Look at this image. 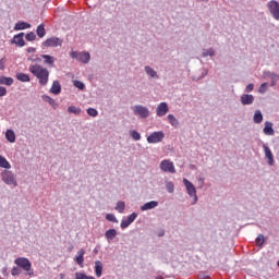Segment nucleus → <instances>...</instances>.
Wrapping results in <instances>:
<instances>
[{
    "mask_svg": "<svg viewBox=\"0 0 279 279\" xmlns=\"http://www.w3.org/2000/svg\"><path fill=\"white\" fill-rule=\"evenodd\" d=\"M29 73L37 77L40 86H47L49 84V70L39 64H32L28 68Z\"/></svg>",
    "mask_w": 279,
    "mask_h": 279,
    "instance_id": "1",
    "label": "nucleus"
},
{
    "mask_svg": "<svg viewBox=\"0 0 279 279\" xmlns=\"http://www.w3.org/2000/svg\"><path fill=\"white\" fill-rule=\"evenodd\" d=\"M14 264L26 271V276H34V270L32 269V262L26 257H17L14 259Z\"/></svg>",
    "mask_w": 279,
    "mask_h": 279,
    "instance_id": "2",
    "label": "nucleus"
},
{
    "mask_svg": "<svg viewBox=\"0 0 279 279\" xmlns=\"http://www.w3.org/2000/svg\"><path fill=\"white\" fill-rule=\"evenodd\" d=\"M0 178L4 184H8V186H19V182H16V174L10 170H3L0 173Z\"/></svg>",
    "mask_w": 279,
    "mask_h": 279,
    "instance_id": "3",
    "label": "nucleus"
},
{
    "mask_svg": "<svg viewBox=\"0 0 279 279\" xmlns=\"http://www.w3.org/2000/svg\"><path fill=\"white\" fill-rule=\"evenodd\" d=\"M132 110H133V114H135V117H140V119L149 118V108L143 105H135L132 107Z\"/></svg>",
    "mask_w": 279,
    "mask_h": 279,
    "instance_id": "4",
    "label": "nucleus"
},
{
    "mask_svg": "<svg viewBox=\"0 0 279 279\" xmlns=\"http://www.w3.org/2000/svg\"><path fill=\"white\" fill-rule=\"evenodd\" d=\"M70 56L73 60H77L78 62H82L83 64H88L90 62V53H88V52L72 51L70 53Z\"/></svg>",
    "mask_w": 279,
    "mask_h": 279,
    "instance_id": "5",
    "label": "nucleus"
},
{
    "mask_svg": "<svg viewBox=\"0 0 279 279\" xmlns=\"http://www.w3.org/2000/svg\"><path fill=\"white\" fill-rule=\"evenodd\" d=\"M163 140H165V132L162 131L153 132L150 135L147 136V143H149V145H154L156 143H162Z\"/></svg>",
    "mask_w": 279,
    "mask_h": 279,
    "instance_id": "6",
    "label": "nucleus"
},
{
    "mask_svg": "<svg viewBox=\"0 0 279 279\" xmlns=\"http://www.w3.org/2000/svg\"><path fill=\"white\" fill-rule=\"evenodd\" d=\"M183 184L190 197H194L193 204H197V189H195V185H193L189 179H183Z\"/></svg>",
    "mask_w": 279,
    "mask_h": 279,
    "instance_id": "7",
    "label": "nucleus"
},
{
    "mask_svg": "<svg viewBox=\"0 0 279 279\" xmlns=\"http://www.w3.org/2000/svg\"><path fill=\"white\" fill-rule=\"evenodd\" d=\"M268 10L275 21H279V3L276 0H271L267 3Z\"/></svg>",
    "mask_w": 279,
    "mask_h": 279,
    "instance_id": "8",
    "label": "nucleus"
},
{
    "mask_svg": "<svg viewBox=\"0 0 279 279\" xmlns=\"http://www.w3.org/2000/svg\"><path fill=\"white\" fill-rule=\"evenodd\" d=\"M159 167L163 173H175V166L169 159L162 160Z\"/></svg>",
    "mask_w": 279,
    "mask_h": 279,
    "instance_id": "9",
    "label": "nucleus"
},
{
    "mask_svg": "<svg viewBox=\"0 0 279 279\" xmlns=\"http://www.w3.org/2000/svg\"><path fill=\"white\" fill-rule=\"evenodd\" d=\"M136 217H138V214L132 213L131 215L128 216V218H123L120 225V228L122 230H125V228H130L134 221H136Z\"/></svg>",
    "mask_w": 279,
    "mask_h": 279,
    "instance_id": "10",
    "label": "nucleus"
},
{
    "mask_svg": "<svg viewBox=\"0 0 279 279\" xmlns=\"http://www.w3.org/2000/svg\"><path fill=\"white\" fill-rule=\"evenodd\" d=\"M43 47H62V39L50 37L43 43Z\"/></svg>",
    "mask_w": 279,
    "mask_h": 279,
    "instance_id": "11",
    "label": "nucleus"
},
{
    "mask_svg": "<svg viewBox=\"0 0 279 279\" xmlns=\"http://www.w3.org/2000/svg\"><path fill=\"white\" fill-rule=\"evenodd\" d=\"M25 33L14 35V37L11 39V45H16L17 47H25V39H23Z\"/></svg>",
    "mask_w": 279,
    "mask_h": 279,
    "instance_id": "12",
    "label": "nucleus"
},
{
    "mask_svg": "<svg viewBox=\"0 0 279 279\" xmlns=\"http://www.w3.org/2000/svg\"><path fill=\"white\" fill-rule=\"evenodd\" d=\"M254 95L252 94H242L240 97V102L242 104V106H252V104H254Z\"/></svg>",
    "mask_w": 279,
    "mask_h": 279,
    "instance_id": "13",
    "label": "nucleus"
},
{
    "mask_svg": "<svg viewBox=\"0 0 279 279\" xmlns=\"http://www.w3.org/2000/svg\"><path fill=\"white\" fill-rule=\"evenodd\" d=\"M169 112V105L167 102H160L157 106L156 114L157 117H165Z\"/></svg>",
    "mask_w": 279,
    "mask_h": 279,
    "instance_id": "14",
    "label": "nucleus"
},
{
    "mask_svg": "<svg viewBox=\"0 0 279 279\" xmlns=\"http://www.w3.org/2000/svg\"><path fill=\"white\" fill-rule=\"evenodd\" d=\"M144 71H145L147 77H149V80H160L158 72L156 70H154V68H151L149 65H145Z\"/></svg>",
    "mask_w": 279,
    "mask_h": 279,
    "instance_id": "15",
    "label": "nucleus"
},
{
    "mask_svg": "<svg viewBox=\"0 0 279 279\" xmlns=\"http://www.w3.org/2000/svg\"><path fill=\"white\" fill-rule=\"evenodd\" d=\"M263 149L265 153V158H267L268 160V165L270 167L274 166V153H271V149L269 148V146H267V144H263Z\"/></svg>",
    "mask_w": 279,
    "mask_h": 279,
    "instance_id": "16",
    "label": "nucleus"
},
{
    "mask_svg": "<svg viewBox=\"0 0 279 279\" xmlns=\"http://www.w3.org/2000/svg\"><path fill=\"white\" fill-rule=\"evenodd\" d=\"M263 133L266 136H274V134H276V131H274V123L266 121L264 124Z\"/></svg>",
    "mask_w": 279,
    "mask_h": 279,
    "instance_id": "17",
    "label": "nucleus"
},
{
    "mask_svg": "<svg viewBox=\"0 0 279 279\" xmlns=\"http://www.w3.org/2000/svg\"><path fill=\"white\" fill-rule=\"evenodd\" d=\"M158 201H150L142 205L140 208L142 213H145L147 210H154V208H158Z\"/></svg>",
    "mask_w": 279,
    "mask_h": 279,
    "instance_id": "18",
    "label": "nucleus"
},
{
    "mask_svg": "<svg viewBox=\"0 0 279 279\" xmlns=\"http://www.w3.org/2000/svg\"><path fill=\"white\" fill-rule=\"evenodd\" d=\"M84 254H86V251H84V248H81L74 258L76 265H78L80 267H84Z\"/></svg>",
    "mask_w": 279,
    "mask_h": 279,
    "instance_id": "19",
    "label": "nucleus"
},
{
    "mask_svg": "<svg viewBox=\"0 0 279 279\" xmlns=\"http://www.w3.org/2000/svg\"><path fill=\"white\" fill-rule=\"evenodd\" d=\"M94 269L96 277L101 278V276L104 275V263H101V260H96Z\"/></svg>",
    "mask_w": 279,
    "mask_h": 279,
    "instance_id": "20",
    "label": "nucleus"
},
{
    "mask_svg": "<svg viewBox=\"0 0 279 279\" xmlns=\"http://www.w3.org/2000/svg\"><path fill=\"white\" fill-rule=\"evenodd\" d=\"M50 93H52V95H60V93H62V85H60V81H53Z\"/></svg>",
    "mask_w": 279,
    "mask_h": 279,
    "instance_id": "21",
    "label": "nucleus"
},
{
    "mask_svg": "<svg viewBox=\"0 0 279 279\" xmlns=\"http://www.w3.org/2000/svg\"><path fill=\"white\" fill-rule=\"evenodd\" d=\"M32 28V24L27 23V22H17L14 25V31L15 32H21L23 29H31Z\"/></svg>",
    "mask_w": 279,
    "mask_h": 279,
    "instance_id": "22",
    "label": "nucleus"
},
{
    "mask_svg": "<svg viewBox=\"0 0 279 279\" xmlns=\"http://www.w3.org/2000/svg\"><path fill=\"white\" fill-rule=\"evenodd\" d=\"M41 58L44 59V64L47 66L53 68V64L56 63V58L49 54H41Z\"/></svg>",
    "mask_w": 279,
    "mask_h": 279,
    "instance_id": "23",
    "label": "nucleus"
},
{
    "mask_svg": "<svg viewBox=\"0 0 279 279\" xmlns=\"http://www.w3.org/2000/svg\"><path fill=\"white\" fill-rule=\"evenodd\" d=\"M5 138L9 143H16V133H14V130L12 129L7 130Z\"/></svg>",
    "mask_w": 279,
    "mask_h": 279,
    "instance_id": "24",
    "label": "nucleus"
},
{
    "mask_svg": "<svg viewBox=\"0 0 279 279\" xmlns=\"http://www.w3.org/2000/svg\"><path fill=\"white\" fill-rule=\"evenodd\" d=\"M105 238L107 239L108 243H110L112 240L117 239V230L116 229H109L105 232Z\"/></svg>",
    "mask_w": 279,
    "mask_h": 279,
    "instance_id": "25",
    "label": "nucleus"
},
{
    "mask_svg": "<svg viewBox=\"0 0 279 279\" xmlns=\"http://www.w3.org/2000/svg\"><path fill=\"white\" fill-rule=\"evenodd\" d=\"M36 34L38 38H45V36H47V29H45V24H39L37 26Z\"/></svg>",
    "mask_w": 279,
    "mask_h": 279,
    "instance_id": "26",
    "label": "nucleus"
},
{
    "mask_svg": "<svg viewBox=\"0 0 279 279\" xmlns=\"http://www.w3.org/2000/svg\"><path fill=\"white\" fill-rule=\"evenodd\" d=\"M12 84H14V78L0 76V85L12 86Z\"/></svg>",
    "mask_w": 279,
    "mask_h": 279,
    "instance_id": "27",
    "label": "nucleus"
},
{
    "mask_svg": "<svg viewBox=\"0 0 279 279\" xmlns=\"http://www.w3.org/2000/svg\"><path fill=\"white\" fill-rule=\"evenodd\" d=\"M0 168L1 169H12V165H10V161L5 159V157L0 155Z\"/></svg>",
    "mask_w": 279,
    "mask_h": 279,
    "instance_id": "28",
    "label": "nucleus"
},
{
    "mask_svg": "<svg viewBox=\"0 0 279 279\" xmlns=\"http://www.w3.org/2000/svg\"><path fill=\"white\" fill-rule=\"evenodd\" d=\"M167 119H168L170 125H172V128H178V125H180V121L177 120L175 116L170 113V114H168Z\"/></svg>",
    "mask_w": 279,
    "mask_h": 279,
    "instance_id": "29",
    "label": "nucleus"
},
{
    "mask_svg": "<svg viewBox=\"0 0 279 279\" xmlns=\"http://www.w3.org/2000/svg\"><path fill=\"white\" fill-rule=\"evenodd\" d=\"M208 56L210 58L215 57V49L214 48L203 49L202 57L203 58H208Z\"/></svg>",
    "mask_w": 279,
    "mask_h": 279,
    "instance_id": "30",
    "label": "nucleus"
},
{
    "mask_svg": "<svg viewBox=\"0 0 279 279\" xmlns=\"http://www.w3.org/2000/svg\"><path fill=\"white\" fill-rule=\"evenodd\" d=\"M43 99L49 104L50 106H52V108H58V102H56V100L51 97H49L48 95H44Z\"/></svg>",
    "mask_w": 279,
    "mask_h": 279,
    "instance_id": "31",
    "label": "nucleus"
},
{
    "mask_svg": "<svg viewBox=\"0 0 279 279\" xmlns=\"http://www.w3.org/2000/svg\"><path fill=\"white\" fill-rule=\"evenodd\" d=\"M254 123H263V112L260 110H256L253 117Z\"/></svg>",
    "mask_w": 279,
    "mask_h": 279,
    "instance_id": "32",
    "label": "nucleus"
},
{
    "mask_svg": "<svg viewBox=\"0 0 279 279\" xmlns=\"http://www.w3.org/2000/svg\"><path fill=\"white\" fill-rule=\"evenodd\" d=\"M16 80H19V82H29L31 78L28 76V74H25V73H17L15 75Z\"/></svg>",
    "mask_w": 279,
    "mask_h": 279,
    "instance_id": "33",
    "label": "nucleus"
},
{
    "mask_svg": "<svg viewBox=\"0 0 279 279\" xmlns=\"http://www.w3.org/2000/svg\"><path fill=\"white\" fill-rule=\"evenodd\" d=\"M68 112L70 114H81L82 113V109L80 107L70 106V107H68Z\"/></svg>",
    "mask_w": 279,
    "mask_h": 279,
    "instance_id": "34",
    "label": "nucleus"
},
{
    "mask_svg": "<svg viewBox=\"0 0 279 279\" xmlns=\"http://www.w3.org/2000/svg\"><path fill=\"white\" fill-rule=\"evenodd\" d=\"M73 86H75V88H78V90H84V88H86V85L78 80L73 81Z\"/></svg>",
    "mask_w": 279,
    "mask_h": 279,
    "instance_id": "35",
    "label": "nucleus"
},
{
    "mask_svg": "<svg viewBox=\"0 0 279 279\" xmlns=\"http://www.w3.org/2000/svg\"><path fill=\"white\" fill-rule=\"evenodd\" d=\"M130 136L133 138V141H141V133H138L136 130H131Z\"/></svg>",
    "mask_w": 279,
    "mask_h": 279,
    "instance_id": "36",
    "label": "nucleus"
},
{
    "mask_svg": "<svg viewBox=\"0 0 279 279\" xmlns=\"http://www.w3.org/2000/svg\"><path fill=\"white\" fill-rule=\"evenodd\" d=\"M166 191L168 193H173L175 191V185L171 181H166Z\"/></svg>",
    "mask_w": 279,
    "mask_h": 279,
    "instance_id": "37",
    "label": "nucleus"
},
{
    "mask_svg": "<svg viewBox=\"0 0 279 279\" xmlns=\"http://www.w3.org/2000/svg\"><path fill=\"white\" fill-rule=\"evenodd\" d=\"M116 210H118L120 214H123L125 210V202L120 201L117 203Z\"/></svg>",
    "mask_w": 279,
    "mask_h": 279,
    "instance_id": "38",
    "label": "nucleus"
},
{
    "mask_svg": "<svg viewBox=\"0 0 279 279\" xmlns=\"http://www.w3.org/2000/svg\"><path fill=\"white\" fill-rule=\"evenodd\" d=\"M25 39L28 41V43H34V40H36V33L34 32H29L25 35Z\"/></svg>",
    "mask_w": 279,
    "mask_h": 279,
    "instance_id": "39",
    "label": "nucleus"
},
{
    "mask_svg": "<svg viewBox=\"0 0 279 279\" xmlns=\"http://www.w3.org/2000/svg\"><path fill=\"white\" fill-rule=\"evenodd\" d=\"M75 279H95V277L87 276L84 272H75Z\"/></svg>",
    "mask_w": 279,
    "mask_h": 279,
    "instance_id": "40",
    "label": "nucleus"
},
{
    "mask_svg": "<svg viewBox=\"0 0 279 279\" xmlns=\"http://www.w3.org/2000/svg\"><path fill=\"white\" fill-rule=\"evenodd\" d=\"M106 219L107 221H111L112 223H119L117 216H114L113 214H107Z\"/></svg>",
    "mask_w": 279,
    "mask_h": 279,
    "instance_id": "41",
    "label": "nucleus"
},
{
    "mask_svg": "<svg viewBox=\"0 0 279 279\" xmlns=\"http://www.w3.org/2000/svg\"><path fill=\"white\" fill-rule=\"evenodd\" d=\"M270 80H271L270 86H276V84H278L279 82V74L274 73L270 76Z\"/></svg>",
    "mask_w": 279,
    "mask_h": 279,
    "instance_id": "42",
    "label": "nucleus"
},
{
    "mask_svg": "<svg viewBox=\"0 0 279 279\" xmlns=\"http://www.w3.org/2000/svg\"><path fill=\"white\" fill-rule=\"evenodd\" d=\"M87 114L89 117H97L99 114V111H97V109H95V108H88L87 109Z\"/></svg>",
    "mask_w": 279,
    "mask_h": 279,
    "instance_id": "43",
    "label": "nucleus"
},
{
    "mask_svg": "<svg viewBox=\"0 0 279 279\" xmlns=\"http://www.w3.org/2000/svg\"><path fill=\"white\" fill-rule=\"evenodd\" d=\"M11 276H21V267L14 266L11 270Z\"/></svg>",
    "mask_w": 279,
    "mask_h": 279,
    "instance_id": "44",
    "label": "nucleus"
},
{
    "mask_svg": "<svg viewBox=\"0 0 279 279\" xmlns=\"http://www.w3.org/2000/svg\"><path fill=\"white\" fill-rule=\"evenodd\" d=\"M256 245H263L265 243V235L259 234L255 240Z\"/></svg>",
    "mask_w": 279,
    "mask_h": 279,
    "instance_id": "45",
    "label": "nucleus"
},
{
    "mask_svg": "<svg viewBox=\"0 0 279 279\" xmlns=\"http://www.w3.org/2000/svg\"><path fill=\"white\" fill-rule=\"evenodd\" d=\"M267 88H268V84L267 83H263L259 86L258 93H260V95H265V92L267 90Z\"/></svg>",
    "mask_w": 279,
    "mask_h": 279,
    "instance_id": "46",
    "label": "nucleus"
},
{
    "mask_svg": "<svg viewBox=\"0 0 279 279\" xmlns=\"http://www.w3.org/2000/svg\"><path fill=\"white\" fill-rule=\"evenodd\" d=\"M272 75H274V72H271V71H264L263 72L264 80H271Z\"/></svg>",
    "mask_w": 279,
    "mask_h": 279,
    "instance_id": "47",
    "label": "nucleus"
},
{
    "mask_svg": "<svg viewBox=\"0 0 279 279\" xmlns=\"http://www.w3.org/2000/svg\"><path fill=\"white\" fill-rule=\"evenodd\" d=\"M8 95V89L3 86H0V97H5Z\"/></svg>",
    "mask_w": 279,
    "mask_h": 279,
    "instance_id": "48",
    "label": "nucleus"
},
{
    "mask_svg": "<svg viewBox=\"0 0 279 279\" xmlns=\"http://www.w3.org/2000/svg\"><path fill=\"white\" fill-rule=\"evenodd\" d=\"M5 70V58H2L0 60V71H4Z\"/></svg>",
    "mask_w": 279,
    "mask_h": 279,
    "instance_id": "49",
    "label": "nucleus"
},
{
    "mask_svg": "<svg viewBox=\"0 0 279 279\" xmlns=\"http://www.w3.org/2000/svg\"><path fill=\"white\" fill-rule=\"evenodd\" d=\"M252 90H254V84L251 83L245 87V93H252Z\"/></svg>",
    "mask_w": 279,
    "mask_h": 279,
    "instance_id": "50",
    "label": "nucleus"
},
{
    "mask_svg": "<svg viewBox=\"0 0 279 279\" xmlns=\"http://www.w3.org/2000/svg\"><path fill=\"white\" fill-rule=\"evenodd\" d=\"M29 60L31 62H43V59H40V57H31Z\"/></svg>",
    "mask_w": 279,
    "mask_h": 279,
    "instance_id": "51",
    "label": "nucleus"
},
{
    "mask_svg": "<svg viewBox=\"0 0 279 279\" xmlns=\"http://www.w3.org/2000/svg\"><path fill=\"white\" fill-rule=\"evenodd\" d=\"M27 53H36V48L29 47L26 49Z\"/></svg>",
    "mask_w": 279,
    "mask_h": 279,
    "instance_id": "52",
    "label": "nucleus"
},
{
    "mask_svg": "<svg viewBox=\"0 0 279 279\" xmlns=\"http://www.w3.org/2000/svg\"><path fill=\"white\" fill-rule=\"evenodd\" d=\"M208 75V70H206L203 74H202V76L199 77V80H203V77H205V76H207Z\"/></svg>",
    "mask_w": 279,
    "mask_h": 279,
    "instance_id": "53",
    "label": "nucleus"
},
{
    "mask_svg": "<svg viewBox=\"0 0 279 279\" xmlns=\"http://www.w3.org/2000/svg\"><path fill=\"white\" fill-rule=\"evenodd\" d=\"M197 1H203L205 3H208V1H210V0H197Z\"/></svg>",
    "mask_w": 279,
    "mask_h": 279,
    "instance_id": "54",
    "label": "nucleus"
},
{
    "mask_svg": "<svg viewBox=\"0 0 279 279\" xmlns=\"http://www.w3.org/2000/svg\"><path fill=\"white\" fill-rule=\"evenodd\" d=\"M3 271H8V268H3Z\"/></svg>",
    "mask_w": 279,
    "mask_h": 279,
    "instance_id": "55",
    "label": "nucleus"
},
{
    "mask_svg": "<svg viewBox=\"0 0 279 279\" xmlns=\"http://www.w3.org/2000/svg\"><path fill=\"white\" fill-rule=\"evenodd\" d=\"M201 180V182H204V179H199Z\"/></svg>",
    "mask_w": 279,
    "mask_h": 279,
    "instance_id": "56",
    "label": "nucleus"
}]
</instances>
